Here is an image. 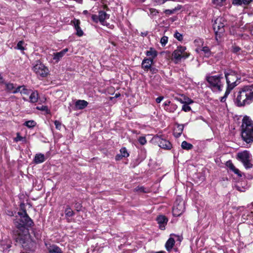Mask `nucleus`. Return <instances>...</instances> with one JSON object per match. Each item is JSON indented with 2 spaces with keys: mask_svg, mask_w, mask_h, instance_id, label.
Listing matches in <instances>:
<instances>
[{
  "mask_svg": "<svg viewBox=\"0 0 253 253\" xmlns=\"http://www.w3.org/2000/svg\"><path fill=\"white\" fill-rule=\"evenodd\" d=\"M226 166L230 169L233 168V167L234 166L231 161H228L227 162Z\"/></svg>",
  "mask_w": 253,
  "mask_h": 253,
  "instance_id": "nucleus-49",
  "label": "nucleus"
},
{
  "mask_svg": "<svg viewBox=\"0 0 253 253\" xmlns=\"http://www.w3.org/2000/svg\"><path fill=\"white\" fill-rule=\"evenodd\" d=\"M6 89L9 91H12L15 88L14 84L12 83L6 84Z\"/></svg>",
  "mask_w": 253,
  "mask_h": 253,
  "instance_id": "nucleus-37",
  "label": "nucleus"
},
{
  "mask_svg": "<svg viewBox=\"0 0 253 253\" xmlns=\"http://www.w3.org/2000/svg\"><path fill=\"white\" fill-rule=\"evenodd\" d=\"M150 11L151 14H153V15H157V13H158V11L156 9L154 8H150Z\"/></svg>",
  "mask_w": 253,
  "mask_h": 253,
  "instance_id": "nucleus-50",
  "label": "nucleus"
},
{
  "mask_svg": "<svg viewBox=\"0 0 253 253\" xmlns=\"http://www.w3.org/2000/svg\"><path fill=\"white\" fill-rule=\"evenodd\" d=\"M157 51L154 48L152 47L146 52V55L149 57L148 58H152V60H153V59L157 56Z\"/></svg>",
  "mask_w": 253,
  "mask_h": 253,
  "instance_id": "nucleus-22",
  "label": "nucleus"
},
{
  "mask_svg": "<svg viewBox=\"0 0 253 253\" xmlns=\"http://www.w3.org/2000/svg\"><path fill=\"white\" fill-rule=\"evenodd\" d=\"M71 24L76 31V35L79 37L82 36L84 35V32L80 26V21L75 18L73 20L71 21Z\"/></svg>",
  "mask_w": 253,
  "mask_h": 253,
  "instance_id": "nucleus-13",
  "label": "nucleus"
},
{
  "mask_svg": "<svg viewBox=\"0 0 253 253\" xmlns=\"http://www.w3.org/2000/svg\"><path fill=\"white\" fill-rule=\"evenodd\" d=\"M156 138L160 147L167 150H169L172 147V145L169 141L163 139L160 136H157Z\"/></svg>",
  "mask_w": 253,
  "mask_h": 253,
  "instance_id": "nucleus-11",
  "label": "nucleus"
},
{
  "mask_svg": "<svg viewBox=\"0 0 253 253\" xmlns=\"http://www.w3.org/2000/svg\"><path fill=\"white\" fill-rule=\"evenodd\" d=\"M251 33L253 36V26H252V27L251 29Z\"/></svg>",
  "mask_w": 253,
  "mask_h": 253,
  "instance_id": "nucleus-60",
  "label": "nucleus"
},
{
  "mask_svg": "<svg viewBox=\"0 0 253 253\" xmlns=\"http://www.w3.org/2000/svg\"><path fill=\"white\" fill-rule=\"evenodd\" d=\"M141 35L142 36H146L147 35V32H144V33H141Z\"/></svg>",
  "mask_w": 253,
  "mask_h": 253,
  "instance_id": "nucleus-59",
  "label": "nucleus"
},
{
  "mask_svg": "<svg viewBox=\"0 0 253 253\" xmlns=\"http://www.w3.org/2000/svg\"><path fill=\"white\" fill-rule=\"evenodd\" d=\"M233 172H234L235 174H237L239 176H242L241 172L238 169L236 168V169Z\"/></svg>",
  "mask_w": 253,
  "mask_h": 253,
  "instance_id": "nucleus-54",
  "label": "nucleus"
},
{
  "mask_svg": "<svg viewBox=\"0 0 253 253\" xmlns=\"http://www.w3.org/2000/svg\"><path fill=\"white\" fill-rule=\"evenodd\" d=\"M235 169H236V168H235V166H234V167H233V168H232V169H230V170H231V171H233Z\"/></svg>",
  "mask_w": 253,
  "mask_h": 253,
  "instance_id": "nucleus-62",
  "label": "nucleus"
},
{
  "mask_svg": "<svg viewBox=\"0 0 253 253\" xmlns=\"http://www.w3.org/2000/svg\"><path fill=\"white\" fill-rule=\"evenodd\" d=\"M171 102L169 100L166 101L164 103V108L169 107L170 105Z\"/></svg>",
  "mask_w": 253,
  "mask_h": 253,
  "instance_id": "nucleus-53",
  "label": "nucleus"
},
{
  "mask_svg": "<svg viewBox=\"0 0 253 253\" xmlns=\"http://www.w3.org/2000/svg\"><path fill=\"white\" fill-rule=\"evenodd\" d=\"M176 10V8L173 9H166L164 11V13L166 14L171 15L173 14Z\"/></svg>",
  "mask_w": 253,
  "mask_h": 253,
  "instance_id": "nucleus-43",
  "label": "nucleus"
},
{
  "mask_svg": "<svg viewBox=\"0 0 253 253\" xmlns=\"http://www.w3.org/2000/svg\"><path fill=\"white\" fill-rule=\"evenodd\" d=\"M25 45V42L23 41H20L17 43L15 48L21 50L22 53H24V51L26 49Z\"/></svg>",
  "mask_w": 253,
  "mask_h": 253,
  "instance_id": "nucleus-25",
  "label": "nucleus"
},
{
  "mask_svg": "<svg viewBox=\"0 0 253 253\" xmlns=\"http://www.w3.org/2000/svg\"><path fill=\"white\" fill-rule=\"evenodd\" d=\"M39 98V93L37 90L33 91L30 95L29 101L31 103H36L38 102Z\"/></svg>",
  "mask_w": 253,
  "mask_h": 253,
  "instance_id": "nucleus-20",
  "label": "nucleus"
},
{
  "mask_svg": "<svg viewBox=\"0 0 253 253\" xmlns=\"http://www.w3.org/2000/svg\"><path fill=\"white\" fill-rule=\"evenodd\" d=\"M14 141L15 142L22 141H24L25 142L26 141V137H25L21 136L20 135L19 133H17L16 137L14 138Z\"/></svg>",
  "mask_w": 253,
  "mask_h": 253,
  "instance_id": "nucleus-34",
  "label": "nucleus"
},
{
  "mask_svg": "<svg viewBox=\"0 0 253 253\" xmlns=\"http://www.w3.org/2000/svg\"><path fill=\"white\" fill-rule=\"evenodd\" d=\"M237 159L244 165L246 169L252 168L253 165L251 163V154L247 151L238 153L237 156Z\"/></svg>",
  "mask_w": 253,
  "mask_h": 253,
  "instance_id": "nucleus-8",
  "label": "nucleus"
},
{
  "mask_svg": "<svg viewBox=\"0 0 253 253\" xmlns=\"http://www.w3.org/2000/svg\"><path fill=\"white\" fill-rule=\"evenodd\" d=\"M46 248L49 253H63L59 247L55 245H46Z\"/></svg>",
  "mask_w": 253,
  "mask_h": 253,
  "instance_id": "nucleus-18",
  "label": "nucleus"
},
{
  "mask_svg": "<svg viewBox=\"0 0 253 253\" xmlns=\"http://www.w3.org/2000/svg\"><path fill=\"white\" fill-rule=\"evenodd\" d=\"M98 17L99 22L101 23V24L104 25L105 20L109 18V15L107 14L104 11H100L99 12Z\"/></svg>",
  "mask_w": 253,
  "mask_h": 253,
  "instance_id": "nucleus-21",
  "label": "nucleus"
},
{
  "mask_svg": "<svg viewBox=\"0 0 253 253\" xmlns=\"http://www.w3.org/2000/svg\"><path fill=\"white\" fill-rule=\"evenodd\" d=\"M30 90L27 89L24 85H23L22 89L20 91L21 94H24L25 95L29 94Z\"/></svg>",
  "mask_w": 253,
  "mask_h": 253,
  "instance_id": "nucleus-40",
  "label": "nucleus"
},
{
  "mask_svg": "<svg viewBox=\"0 0 253 253\" xmlns=\"http://www.w3.org/2000/svg\"><path fill=\"white\" fill-rule=\"evenodd\" d=\"M120 153L122 154V156L124 158L127 157L129 156V154L128 153L125 147L122 148L120 150Z\"/></svg>",
  "mask_w": 253,
  "mask_h": 253,
  "instance_id": "nucleus-33",
  "label": "nucleus"
},
{
  "mask_svg": "<svg viewBox=\"0 0 253 253\" xmlns=\"http://www.w3.org/2000/svg\"><path fill=\"white\" fill-rule=\"evenodd\" d=\"M253 1V0H233L232 3L236 5H241L242 4L247 5Z\"/></svg>",
  "mask_w": 253,
  "mask_h": 253,
  "instance_id": "nucleus-23",
  "label": "nucleus"
},
{
  "mask_svg": "<svg viewBox=\"0 0 253 253\" xmlns=\"http://www.w3.org/2000/svg\"><path fill=\"white\" fill-rule=\"evenodd\" d=\"M31 253V252H26V253L23 252V253Z\"/></svg>",
  "mask_w": 253,
  "mask_h": 253,
  "instance_id": "nucleus-64",
  "label": "nucleus"
},
{
  "mask_svg": "<svg viewBox=\"0 0 253 253\" xmlns=\"http://www.w3.org/2000/svg\"><path fill=\"white\" fill-rule=\"evenodd\" d=\"M234 97V103L239 107L251 104L253 102V84L238 88Z\"/></svg>",
  "mask_w": 253,
  "mask_h": 253,
  "instance_id": "nucleus-2",
  "label": "nucleus"
},
{
  "mask_svg": "<svg viewBox=\"0 0 253 253\" xmlns=\"http://www.w3.org/2000/svg\"><path fill=\"white\" fill-rule=\"evenodd\" d=\"M68 51V48H66L58 52H54L53 54V59L57 63L62 57L64 56L65 53Z\"/></svg>",
  "mask_w": 253,
  "mask_h": 253,
  "instance_id": "nucleus-15",
  "label": "nucleus"
},
{
  "mask_svg": "<svg viewBox=\"0 0 253 253\" xmlns=\"http://www.w3.org/2000/svg\"><path fill=\"white\" fill-rule=\"evenodd\" d=\"M206 81L209 84L208 86L213 92H220L223 87V77L222 74L214 76L208 75L206 77Z\"/></svg>",
  "mask_w": 253,
  "mask_h": 253,
  "instance_id": "nucleus-4",
  "label": "nucleus"
},
{
  "mask_svg": "<svg viewBox=\"0 0 253 253\" xmlns=\"http://www.w3.org/2000/svg\"><path fill=\"white\" fill-rule=\"evenodd\" d=\"M194 101L190 98L188 97H185L184 99V101H181V103L184 104H191L193 103Z\"/></svg>",
  "mask_w": 253,
  "mask_h": 253,
  "instance_id": "nucleus-38",
  "label": "nucleus"
},
{
  "mask_svg": "<svg viewBox=\"0 0 253 253\" xmlns=\"http://www.w3.org/2000/svg\"><path fill=\"white\" fill-rule=\"evenodd\" d=\"M177 108V106L175 104H171L169 107L164 108L166 111L170 113H173Z\"/></svg>",
  "mask_w": 253,
  "mask_h": 253,
  "instance_id": "nucleus-27",
  "label": "nucleus"
},
{
  "mask_svg": "<svg viewBox=\"0 0 253 253\" xmlns=\"http://www.w3.org/2000/svg\"><path fill=\"white\" fill-rule=\"evenodd\" d=\"M241 136L247 143L253 142V122L248 116H245L241 126Z\"/></svg>",
  "mask_w": 253,
  "mask_h": 253,
  "instance_id": "nucleus-3",
  "label": "nucleus"
},
{
  "mask_svg": "<svg viewBox=\"0 0 253 253\" xmlns=\"http://www.w3.org/2000/svg\"><path fill=\"white\" fill-rule=\"evenodd\" d=\"M153 62L152 58H145L142 62V68L146 71H148L150 69Z\"/></svg>",
  "mask_w": 253,
  "mask_h": 253,
  "instance_id": "nucleus-17",
  "label": "nucleus"
},
{
  "mask_svg": "<svg viewBox=\"0 0 253 253\" xmlns=\"http://www.w3.org/2000/svg\"><path fill=\"white\" fill-rule=\"evenodd\" d=\"M92 20L95 23H97L99 21L98 16L94 14L90 15Z\"/></svg>",
  "mask_w": 253,
  "mask_h": 253,
  "instance_id": "nucleus-45",
  "label": "nucleus"
},
{
  "mask_svg": "<svg viewBox=\"0 0 253 253\" xmlns=\"http://www.w3.org/2000/svg\"><path fill=\"white\" fill-rule=\"evenodd\" d=\"M191 110V107L188 105V104H184L182 106V110L184 111V112H189Z\"/></svg>",
  "mask_w": 253,
  "mask_h": 253,
  "instance_id": "nucleus-42",
  "label": "nucleus"
},
{
  "mask_svg": "<svg viewBox=\"0 0 253 253\" xmlns=\"http://www.w3.org/2000/svg\"><path fill=\"white\" fill-rule=\"evenodd\" d=\"M145 188L143 186H137L135 188V190L136 191L140 192H146L145 190Z\"/></svg>",
  "mask_w": 253,
  "mask_h": 253,
  "instance_id": "nucleus-44",
  "label": "nucleus"
},
{
  "mask_svg": "<svg viewBox=\"0 0 253 253\" xmlns=\"http://www.w3.org/2000/svg\"><path fill=\"white\" fill-rule=\"evenodd\" d=\"M224 19L222 17L216 18L213 24V28L215 34V39L218 40V38H220L221 35L224 32Z\"/></svg>",
  "mask_w": 253,
  "mask_h": 253,
  "instance_id": "nucleus-7",
  "label": "nucleus"
},
{
  "mask_svg": "<svg viewBox=\"0 0 253 253\" xmlns=\"http://www.w3.org/2000/svg\"><path fill=\"white\" fill-rule=\"evenodd\" d=\"M202 51L204 53L205 56L206 57H209L211 55V51L208 46H204L202 49Z\"/></svg>",
  "mask_w": 253,
  "mask_h": 253,
  "instance_id": "nucleus-28",
  "label": "nucleus"
},
{
  "mask_svg": "<svg viewBox=\"0 0 253 253\" xmlns=\"http://www.w3.org/2000/svg\"><path fill=\"white\" fill-rule=\"evenodd\" d=\"M65 214L67 216L71 217L74 215V212L69 206H67L65 210Z\"/></svg>",
  "mask_w": 253,
  "mask_h": 253,
  "instance_id": "nucleus-30",
  "label": "nucleus"
},
{
  "mask_svg": "<svg viewBox=\"0 0 253 253\" xmlns=\"http://www.w3.org/2000/svg\"><path fill=\"white\" fill-rule=\"evenodd\" d=\"M168 42V37L167 36H163L161 38L160 40V43L162 46H165Z\"/></svg>",
  "mask_w": 253,
  "mask_h": 253,
  "instance_id": "nucleus-35",
  "label": "nucleus"
},
{
  "mask_svg": "<svg viewBox=\"0 0 253 253\" xmlns=\"http://www.w3.org/2000/svg\"><path fill=\"white\" fill-rule=\"evenodd\" d=\"M54 123L56 128L58 129H60L61 126V123L57 120L55 121Z\"/></svg>",
  "mask_w": 253,
  "mask_h": 253,
  "instance_id": "nucleus-47",
  "label": "nucleus"
},
{
  "mask_svg": "<svg viewBox=\"0 0 253 253\" xmlns=\"http://www.w3.org/2000/svg\"><path fill=\"white\" fill-rule=\"evenodd\" d=\"M36 109L38 110L45 111L46 114L50 113V111L48 110L47 106H37Z\"/></svg>",
  "mask_w": 253,
  "mask_h": 253,
  "instance_id": "nucleus-32",
  "label": "nucleus"
},
{
  "mask_svg": "<svg viewBox=\"0 0 253 253\" xmlns=\"http://www.w3.org/2000/svg\"><path fill=\"white\" fill-rule=\"evenodd\" d=\"M149 70H150L153 74H155L158 72V70L157 69L152 67H151Z\"/></svg>",
  "mask_w": 253,
  "mask_h": 253,
  "instance_id": "nucleus-55",
  "label": "nucleus"
},
{
  "mask_svg": "<svg viewBox=\"0 0 253 253\" xmlns=\"http://www.w3.org/2000/svg\"><path fill=\"white\" fill-rule=\"evenodd\" d=\"M83 14L85 15H90V14L88 13V11L86 10L83 11Z\"/></svg>",
  "mask_w": 253,
  "mask_h": 253,
  "instance_id": "nucleus-58",
  "label": "nucleus"
},
{
  "mask_svg": "<svg viewBox=\"0 0 253 253\" xmlns=\"http://www.w3.org/2000/svg\"><path fill=\"white\" fill-rule=\"evenodd\" d=\"M181 147L182 149L189 150L193 148V146L186 141H183L181 143Z\"/></svg>",
  "mask_w": 253,
  "mask_h": 253,
  "instance_id": "nucleus-26",
  "label": "nucleus"
},
{
  "mask_svg": "<svg viewBox=\"0 0 253 253\" xmlns=\"http://www.w3.org/2000/svg\"><path fill=\"white\" fill-rule=\"evenodd\" d=\"M175 243L174 239L170 237L168 240L167 241L165 247L168 251H170L172 248H173L174 245Z\"/></svg>",
  "mask_w": 253,
  "mask_h": 253,
  "instance_id": "nucleus-24",
  "label": "nucleus"
},
{
  "mask_svg": "<svg viewBox=\"0 0 253 253\" xmlns=\"http://www.w3.org/2000/svg\"><path fill=\"white\" fill-rule=\"evenodd\" d=\"M231 90H230V89H228V88H226V91H225V92L224 93V96L221 97L220 101L221 102H224L225 101L227 97L229 94V93H230Z\"/></svg>",
  "mask_w": 253,
  "mask_h": 253,
  "instance_id": "nucleus-31",
  "label": "nucleus"
},
{
  "mask_svg": "<svg viewBox=\"0 0 253 253\" xmlns=\"http://www.w3.org/2000/svg\"><path fill=\"white\" fill-rule=\"evenodd\" d=\"M82 205L80 203H76L75 205V208L77 211H80L82 209Z\"/></svg>",
  "mask_w": 253,
  "mask_h": 253,
  "instance_id": "nucleus-46",
  "label": "nucleus"
},
{
  "mask_svg": "<svg viewBox=\"0 0 253 253\" xmlns=\"http://www.w3.org/2000/svg\"><path fill=\"white\" fill-rule=\"evenodd\" d=\"M37 123L33 120H30L26 121L24 123V125L28 127V128H32L36 126Z\"/></svg>",
  "mask_w": 253,
  "mask_h": 253,
  "instance_id": "nucleus-29",
  "label": "nucleus"
},
{
  "mask_svg": "<svg viewBox=\"0 0 253 253\" xmlns=\"http://www.w3.org/2000/svg\"><path fill=\"white\" fill-rule=\"evenodd\" d=\"M138 142H139V143L142 145H144L146 144L147 141H146V139L145 138V137L144 136H141L138 139Z\"/></svg>",
  "mask_w": 253,
  "mask_h": 253,
  "instance_id": "nucleus-41",
  "label": "nucleus"
},
{
  "mask_svg": "<svg viewBox=\"0 0 253 253\" xmlns=\"http://www.w3.org/2000/svg\"><path fill=\"white\" fill-rule=\"evenodd\" d=\"M3 246V250H8L11 247V245L7 244V245H2Z\"/></svg>",
  "mask_w": 253,
  "mask_h": 253,
  "instance_id": "nucleus-57",
  "label": "nucleus"
},
{
  "mask_svg": "<svg viewBox=\"0 0 253 253\" xmlns=\"http://www.w3.org/2000/svg\"><path fill=\"white\" fill-rule=\"evenodd\" d=\"M241 50V48L238 46H234L233 48V52L234 53H237Z\"/></svg>",
  "mask_w": 253,
  "mask_h": 253,
  "instance_id": "nucleus-51",
  "label": "nucleus"
},
{
  "mask_svg": "<svg viewBox=\"0 0 253 253\" xmlns=\"http://www.w3.org/2000/svg\"><path fill=\"white\" fill-rule=\"evenodd\" d=\"M123 158H124V157H123V156H122V154L121 153L118 154L116 156V160L117 161L120 160Z\"/></svg>",
  "mask_w": 253,
  "mask_h": 253,
  "instance_id": "nucleus-56",
  "label": "nucleus"
},
{
  "mask_svg": "<svg viewBox=\"0 0 253 253\" xmlns=\"http://www.w3.org/2000/svg\"><path fill=\"white\" fill-rule=\"evenodd\" d=\"M180 102L181 101H184V100H182L181 99H180L178 100Z\"/></svg>",
  "mask_w": 253,
  "mask_h": 253,
  "instance_id": "nucleus-63",
  "label": "nucleus"
},
{
  "mask_svg": "<svg viewBox=\"0 0 253 253\" xmlns=\"http://www.w3.org/2000/svg\"><path fill=\"white\" fill-rule=\"evenodd\" d=\"M175 125V127L173 129V135L175 137L178 138L181 135L185 125L179 124L176 123Z\"/></svg>",
  "mask_w": 253,
  "mask_h": 253,
  "instance_id": "nucleus-14",
  "label": "nucleus"
},
{
  "mask_svg": "<svg viewBox=\"0 0 253 253\" xmlns=\"http://www.w3.org/2000/svg\"><path fill=\"white\" fill-rule=\"evenodd\" d=\"M33 70L38 76L41 77H45L48 73V68L39 61H36L33 67Z\"/></svg>",
  "mask_w": 253,
  "mask_h": 253,
  "instance_id": "nucleus-9",
  "label": "nucleus"
},
{
  "mask_svg": "<svg viewBox=\"0 0 253 253\" xmlns=\"http://www.w3.org/2000/svg\"><path fill=\"white\" fill-rule=\"evenodd\" d=\"M22 87H23V85H22V86H18L17 88H14V90L12 91V92L13 93H14V94H15V93H18V92H20V91H21V90H20V89H21V88H22Z\"/></svg>",
  "mask_w": 253,
  "mask_h": 253,
  "instance_id": "nucleus-48",
  "label": "nucleus"
},
{
  "mask_svg": "<svg viewBox=\"0 0 253 253\" xmlns=\"http://www.w3.org/2000/svg\"><path fill=\"white\" fill-rule=\"evenodd\" d=\"M225 0H212V2L216 6H222Z\"/></svg>",
  "mask_w": 253,
  "mask_h": 253,
  "instance_id": "nucleus-39",
  "label": "nucleus"
},
{
  "mask_svg": "<svg viewBox=\"0 0 253 253\" xmlns=\"http://www.w3.org/2000/svg\"><path fill=\"white\" fill-rule=\"evenodd\" d=\"M164 99L163 96H159L156 99V101L157 103H160Z\"/></svg>",
  "mask_w": 253,
  "mask_h": 253,
  "instance_id": "nucleus-52",
  "label": "nucleus"
},
{
  "mask_svg": "<svg viewBox=\"0 0 253 253\" xmlns=\"http://www.w3.org/2000/svg\"><path fill=\"white\" fill-rule=\"evenodd\" d=\"M88 102L84 100H78L75 104L76 110H82L87 107Z\"/></svg>",
  "mask_w": 253,
  "mask_h": 253,
  "instance_id": "nucleus-16",
  "label": "nucleus"
},
{
  "mask_svg": "<svg viewBox=\"0 0 253 253\" xmlns=\"http://www.w3.org/2000/svg\"><path fill=\"white\" fill-rule=\"evenodd\" d=\"M173 36L179 41H182L183 40V35L177 31L174 33Z\"/></svg>",
  "mask_w": 253,
  "mask_h": 253,
  "instance_id": "nucleus-36",
  "label": "nucleus"
},
{
  "mask_svg": "<svg viewBox=\"0 0 253 253\" xmlns=\"http://www.w3.org/2000/svg\"><path fill=\"white\" fill-rule=\"evenodd\" d=\"M156 220L159 224V228L161 230H165L166 225L168 222V218L164 215H160L157 216Z\"/></svg>",
  "mask_w": 253,
  "mask_h": 253,
  "instance_id": "nucleus-12",
  "label": "nucleus"
},
{
  "mask_svg": "<svg viewBox=\"0 0 253 253\" xmlns=\"http://www.w3.org/2000/svg\"><path fill=\"white\" fill-rule=\"evenodd\" d=\"M3 80V78L1 76V74H0V82H2Z\"/></svg>",
  "mask_w": 253,
  "mask_h": 253,
  "instance_id": "nucleus-61",
  "label": "nucleus"
},
{
  "mask_svg": "<svg viewBox=\"0 0 253 253\" xmlns=\"http://www.w3.org/2000/svg\"><path fill=\"white\" fill-rule=\"evenodd\" d=\"M18 214L20 217L16 218L14 221L17 230L13 231V238L24 249L33 251L36 245L30 238L29 228L33 225L34 222L25 210L18 212Z\"/></svg>",
  "mask_w": 253,
  "mask_h": 253,
  "instance_id": "nucleus-1",
  "label": "nucleus"
},
{
  "mask_svg": "<svg viewBox=\"0 0 253 253\" xmlns=\"http://www.w3.org/2000/svg\"><path fill=\"white\" fill-rule=\"evenodd\" d=\"M46 158L44 154L42 153H37L35 155L33 162L35 164H39L44 162Z\"/></svg>",
  "mask_w": 253,
  "mask_h": 253,
  "instance_id": "nucleus-19",
  "label": "nucleus"
},
{
  "mask_svg": "<svg viewBox=\"0 0 253 253\" xmlns=\"http://www.w3.org/2000/svg\"><path fill=\"white\" fill-rule=\"evenodd\" d=\"M185 207L183 201H180L177 203V202L175 203L172 209V213L174 216H180L184 211Z\"/></svg>",
  "mask_w": 253,
  "mask_h": 253,
  "instance_id": "nucleus-10",
  "label": "nucleus"
},
{
  "mask_svg": "<svg viewBox=\"0 0 253 253\" xmlns=\"http://www.w3.org/2000/svg\"><path fill=\"white\" fill-rule=\"evenodd\" d=\"M186 47L179 46L174 50L172 56L175 63H178L182 59H185L189 56V53L186 51Z\"/></svg>",
  "mask_w": 253,
  "mask_h": 253,
  "instance_id": "nucleus-6",
  "label": "nucleus"
},
{
  "mask_svg": "<svg viewBox=\"0 0 253 253\" xmlns=\"http://www.w3.org/2000/svg\"><path fill=\"white\" fill-rule=\"evenodd\" d=\"M227 83V88L232 90L240 83L241 78L235 71L230 70L224 72Z\"/></svg>",
  "mask_w": 253,
  "mask_h": 253,
  "instance_id": "nucleus-5",
  "label": "nucleus"
}]
</instances>
